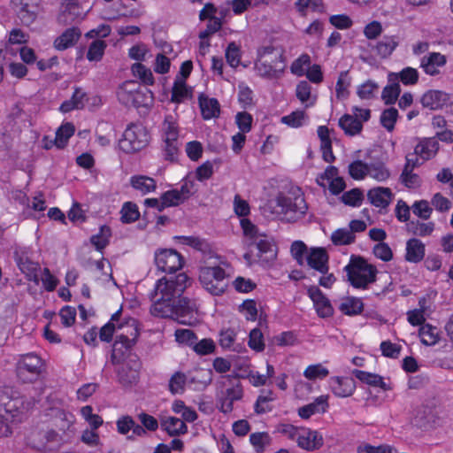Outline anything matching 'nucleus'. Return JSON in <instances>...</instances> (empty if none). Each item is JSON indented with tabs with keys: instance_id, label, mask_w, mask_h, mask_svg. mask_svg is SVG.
Returning <instances> with one entry per match:
<instances>
[{
	"instance_id": "f257e3e1",
	"label": "nucleus",
	"mask_w": 453,
	"mask_h": 453,
	"mask_svg": "<svg viewBox=\"0 0 453 453\" xmlns=\"http://www.w3.org/2000/svg\"><path fill=\"white\" fill-rule=\"evenodd\" d=\"M188 277L180 273L174 277L159 279L151 293L153 300L150 312L159 318L180 319L192 313L195 303L182 296L188 286Z\"/></svg>"
},
{
	"instance_id": "f03ea898",
	"label": "nucleus",
	"mask_w": 453,
	"mask_h": 453,
	"mask_svg": "<svg viewBox=\"0 0 453 453\" xmlns=\"http://www.w3.org/2000/svg\"><path fill=\"white\" fill-rule=\"evenodd\" d=\"M286 69V58L282 50L275 47L263 46L257 51L255 70L265 79L276 80L282 76Z\"/></svg>"
},
{
	"instance_id": "7ed1b4c3",
	"label": "nucleus",
	"mask_w": 453,
	"mask_h": 453,
	"mask_svg": "<svg viewBox=\"0 0 453 453\" xmlns=\"http://www.w3.org/2000/svg\"><path fill=\"white\" fill-rule=\"evenodd\" d=\"M276 204L280 208V214L290 223L303 219L308 211L304 194L298 187L291 188L286 193H280L276 196Z\"/></svg>"
},
{
	"instance_id": "20e7f679",
	"label": "nucleus",
	"mask_w": 453,
	"mask_h": 453,
	"mask_svg": "<svg viewBox=\"0 0 453 453\" xmlns=\"http://www.w3.org/2000/svg\"><path fill=\"white\" fill-rule=\"evenodd\" d=\"M344 271L349 284L357 289H367L377 280V267L361 256L352 255Z\"/></svg>"
},
{
	"instance_id": "39448f33",
	"label": "nucleus",
	"mask_w": 453,
	"mask_h": 453,
	"mask_svg": "<svg viewBox=\"0 0 453 453\" xmlns=\"http://www.w3.org/2000/svg\"><path fill=\"white\" fill-rule=\"evenodd\" d=\"M25 409L22 399L11 397L7 391H0V436L12 434V425L21 420Z\"/></svg>"
},
{
	"instance_id": "423d86ee",
	"label": "nucleus",
	"mask_w": 453,
	"mask_h": 453,
	"mask_svg": "<svg viewBox=\"0 0 453 453\" xmlns=\"http://www.w3.org/2000/svg\"><path fill=\"white\" fill-rule=\"evenodd\" d=\"M220 384V389L216 394L217 408L220 412L229 414L234 411V403L243 398V387L237 377L230 375Z\"/></svg>"
},
{
	"instance_id": "0eeeda50",
	"label": "nucleus",
	"mask_w": 453,
	"mask_h": 453,
	"mask_svg": "<svg viewBox=\"0 0 453 453\" xmlns=\"http://www.w3.org/2000/svg\"><path fill=\"white\" fill-rule=\"evenodd\" d=\"M117 96L120 104L127 107L150 108L153 104L152 93L142 89L141 86L133 81H127L119 87Z\"/></svg>"
},
{
	"instance_id": "6e6552de",
	"label": "nucleus",
	"mask_w": 453,
	"mask_h": 453,
	"mask_svg": "<svg viewBox=\"0 0 453 453\" xmlns=\"http://www.w3.org/2000/svg\"><path fill=\"white\" fill-rule=\"evenodd\" d=\"M216 260L219 257H213ZM218 261L211 265H205L199 270V281L205 290L213 296L222 295L227 288V280L226 271L220 267Z\"/></svg>"
},
{
	"instance_id": "1a4fd4ad",
	"label": "nucleus",
	"mask_w": 453,
	"mask_h": 453,
	"mask_svg": "<svg viewBox=\"0 0 453 453\" xmlns=\"http://www.w3.org/2000/svg\"><path fill=\"white\" fill-rule=\"evenodd\" d=\"M150 134L142 123L127 126L119 142L120 149L126 153H134L144 149L150 142Z\"/></svg>"
},
{
	"instance_id": "9d476101",
	"label": "nucleus",
	"mask_w": 453,
	"mask_h": 453,
	"mask_svg": "<svg viewBox=\"0 0 453 453\" xmlns=\"http://www.w3.org/2000/svg\"><path fill=\"white\" fill-rule=\"evenodd\" d=\"M118 329L122 332L117 334L112 350V358L115 359L118 353L124 355L135 344L139 336V330L135 320L131 319L118 324Z\"/></svg>"
},
{
	"instance_id": "9b49d317",
	"label": "nucleus",
	"mask_w": 453,
	"mask_h": 453,
	"mask_svg": "<svg viewBox=\"0 0 453 453\" xmlns=\"http://www.w3.org/2000/svg\"><path fill=\"white\" fill-rule=\"evenodd\" d=\"M43 370V362L40 357L30 353L22 356L17 364V376L25 383L39 379Z\"/></svg>"
},
{
	"instance_id": "f8f14e48",
	"label": "nucleus",
	"mask_w": 453,
	"mask_h": 453,
	"mask_svg": "<svg viewBox=\"0 0 453 453\" xmlns=\"http://www.w3.org/2000/svg\"><path fill=\"white\" fill-rule=\"evenodd\" d=\"M155 264L159 271L171 274L183 267L185 259L175 250L164 249L156 252Z\"/></svg>"
},
{
	"instance_id": "ddd939ff",
	"label": "nucleus",
	"mask_w": 453,
	"mask_h": 453,
	"mask_svg": "<svg viewBox=\"0 0 453 453\" xmlns=\"http://www.w3.org/2000/svg\"><path fill=\"white\" fill-rule=\"evenodd\" d=\"M307 295L312 301L314 309L319 318L326 319L333 316L334 308L330 300L323 294L319 287H309Z\"/></svg>"
},
{
	"instance_id": "4468645a",
	"label": "nucleus",
	"mask_w": 453,
	"mask_h": 453,
	"mask_svg": "<svg viewBox=\"0 0 453 453\" xmlns=\"http://www.w3.org/2000/svg\"><path fill=\"white\" fill-rule=\"evenodd\" d=\"M296 442L299 448L307 451H314L324 444L323 436L316 430L301 427Z\"/></svg>"
},
{
	"instance_id": "2eb2a0df",
	"label": "nucleus",
	"mask_w": 453,
	"mask_h": 453,
	"mask_svg": "<svg viewBox=\"0 0 453 453\" xmlns=\"http://www.w3.org/2000/svg\"><path fill=\"white\" fill-rule=\"evenodd\" d=\"M328 384L332 393L341 398L351 396L357 388L355 380L348 376H332Z\"/></svg>"
},
{
	"instance_id": "dca6fc26",
	"label": "nucleus",
	"mask_w": 453,
	"mask_h": 453,
	"mask_svg": "<svg viewBox=\"0 0 453 453\" xmlns=\"http://www.w3.org/2000/svg\"><path fill=\"white\" fill-rule=\"evenodd\" d=\"M12 4L23 24L28 26L35 19L39 0H12Z\"/></svg>"
},
{
	"instance_id": "f3484780",
	"label": "nucleus",
	"mask_w": 453,
	"mask_h": 453,
	"mask_svg": "<svg viewBox=\"0 0 453 453\" xmlns=\"http://www.w3.org/2000/svg\"><path fill=\"white\" fill-rule=\"evenodd\" d=\"M305 260L311 269L322 274H326L329 271V256L323 247L311 248Z\"/></svg>"
},
{
	"instance_id": "a211bd4d",
	"label": "nucleus",
	"mask_w": 453,
	"mask_h": 453,
	"mask_svg": "<svg viewBox=\"0 0 453 453\" xmlns=\"http://www.w3.org/2000/svg\"><path fill=\"white\" fill-rule=\"evenodd\" d=\"M440 150L436 137H422L418 139L414 147L413 155L421 158L423 162L434 158Z\"/></svg>"
},
{
	"instance_id": "6ab92c4d",
	"label": "nucleus",
	"mask_w": 453,
	"mask_h": 453,
	"mask_svg": "<svg viewBox=\"0 0 453 453\" xmlns=\"http://www.w3.org/2000/svg\"><path fill=\"white\" fill-rule=\"evenodd\" d=\"M140 367L138 361H134L132 365L129 363L120 364L117 370L119 382L124 387L136 383L139 380Z\"/></svg>"
},
{
	"instance_id": "aec40b11",
	"label": "nucleus",
	"mask_w": 453,
	"mask_h": 453,
	"mask_svg": "<svg viewBox=\"0 0 453 453\" xmlns=\"http://www.w3.org/2000/svg\"><path fill=\"white\" fill-rule=\"evenodd\" d=\"M446 63L447 58L444 55L440 52H431L422 58L420 67L425 73L435 76L441 73L440 68L443 67Z\"/></svg>"
},
{
	"instance_id": "412c9836",
	"label": "nucleus",
	"mask_w": 453,
	"mask_h": 453,
	"mask_svg": "<svg viewBox=\"0 0 453 453\" xmlns=\"http://www.w3.org/2000/svg\"><path fill=\"white\" fill-rule=\"evenodd\" d=\"M160 428L169 436H179L188 433L186 423L173 416H164L160 418Z\"/></svg>"
},
{
	"instance_id": "4be33fe9",
	"label": "nucleus",
	"mask_w": 453,
	"mask_h": 453,
	"mask_svg": "<svg viewBox=\"0 0 453 453\" xmlns=\"http://www.w3.org/2000/svg\"><path fill=\"white\" fill-rule=\"evenodd\" d=\"M329 408L328 395L318 396L312 403L303 405L298 409V415L301 418L308 419L317 413H325Z\"/></svg>"
},
{
	"instance_id": "5701e85b",
	"label": "nucleus",
	"mask_w": 453,
	"mask_h": 453,
	"mask_svg": "<svg viewBox=\"0 0 453 453\" xmlns=\"http://www.w3.org/2000/svg\"><path fill=\"white\" fill-rule=\"evenodd\" d=\"M426 255V245L418 238H411L406 242L404 258L409 263L418 264Z\"/></svg>"
},
{
	"instance_id": "b1692460",
	"label": "nucleus",
	"mask_w": 453,
	"mask_h": 453,
	"mask_svg": "<svg viewBox=\"0 0 453 453\" xmlns=\"http://www.w3.org/2000/svg\"><path fill=\"white\" fill-rule=\"evenodd\" d=\"M367 198L373 206L386 209L393 199V193L389 188L377 187L368 191Z\"/></svg>"
},
{
	"instance_id": "393cba45",
	"label": "nucleus",
	"mask_w": 453,
	"mask_h": 453,
	"mask_svg": "<svg viewBox=\"0 0 453 453\" xmlns=\"http://www.w3.org/2000/svg\"><path fill=\"white\" fill-rule=\"evenodd\" d=\"M449 96L441 90H428L421 97V104L424 107L431 110H439L447 105Z\"/></svg>"
},
{
	"instance_id": "a878e982",
	"label": "nucleus",
	"mask_w": 453,
	"mask_h": 453,
	"mask_svg": "<svg viewBox=\"0 0 453 453\" xmlns=\"http://www.w3.org/2000/svg\"><path fill=\"white\" fill-rule=\"evenodd\" d=\"M276 398L277 396L273 390L262 389L254 404L255 413L262 415L271 412L273 409V403Z\"/></svg>"
},
{
	"instance_id": "bb28decb",
	"label": "nucleus",
	"mask_w": 453,
	"mask_h": 453,
	"mask_svg": "<svg viewBox=\"0 0 453 453\" xmlns=\"http://www.w3.org/2000/svg\"><path fill=\"white\" fill-rule=\"evenodd\" d=\"M198 103L203 119H211L219 117L220 105L216 98H210L201 94L198 97Z\"/></svg>"
},
{
	"instance_id": "cd10ccee",
	"label": "nucleus",
	"mask_w": 453,
	"mask_h": 453,
	"mask_svg": "<svg viewBox=\"0 0 453 453\" xmlns=\"http://www.w3.org/2000/svg\"><path fill=\"white\" fill-rule=\"evenodd\" d=\"M161 139L180 137L178 118L171 113L165 114L159 127Z\"/></svg>"
},
{
	"instance_id": "c85d7f7f",
	"label": "nucleus",
	"mask_w": 453,
	"mask_h": 453,
	"mask_svg": "<svg viewBox=\"0 0 453 453\" xmlns=\"http://www.w3.org/2000/svg\"><path fill=\"white\" fill-rule=\"evenodd\" d=\"M81 35L79 28L72 27L66 29L54 41V47L58 50H64L73 46Z\"/></svg>"
},
{
	"instance_id": "c756f323",
	"label": "nucleus",
	"mask_w": 453,
	"mask_h": 453,
	"mask_svg": "<svg viewBox=\"0 0 453 453\" xmlns=\"http://www.w3.org/2000/svg\"><path fill=\"white\" fill-rule=\"evenodd\" d=\"M352 374L361 382L372 386L378 387L383 390H388L389 387L384 381L383 377L377 373L354 369Z\"/></svg>"
},
{
	"instance_id": "7c9ffc66",
	"label": "nucleus",
	"mask_w": 453,
	"mask_h": 453,
	"mask_svg": "<svg viewBox=\"0 0 453 453\" xmlns=\"http://www.w3.org/2000/svg\"><path fill=\"white\" fill-rule=\"evenodd\" d=\"M111 236V228L106 225H103L99 227L96 234L91 235L90 243L96 251H99L101 255H103V251L109 245Z\"/></svg>"
},
{
	"instance_id": "2f4dec72",
	"label": "nucleus",
	"mask_w": 453,
	"mask_h": 453,
	"mask_svg": "<svg viewBox=\"0 0 453 453\" xmlns=\"http://www.w3.org/2000/svg\"><path fill=\"white\" fill-rule=\"evenodd\" d=\"M81 11L82 6L77 0H68L62 4L58 19L62 23L73 22L81 14Z\"/></svg>"
},
{
	"instance_id": "473e14b6",
	"label": "nucleus",
	"mask_w": 453,
	"mask_h": 453,
	"mask_svg": "<svg viewBox=\"0 0 453 453\" xmlns=\"http://www.w3.org/2000/svg\"><path fill=\"white\" fill-rule=\"evenodd\" d=\"M237 332L234 328H224L219 334V344L223 349L239 352L242 346L236 342Z\"/></svg>"
},
{
	"instance_id": "72a5a7b5",
	"label": "nucleus",
	"mask_w": 453,
	"mask_h": 453,
	"mask_svg": "<svg viewBox=\"0 0 453 453\" xmlns=\"http://www.w3.org/2000/svg\"><path fill=\"white\" fill-rule=\"evenodd\" d=\"M256 247L257 250V256L265 261H270L276 258L277 251L274 249V244L272 240L264 236L256 241Z\"/></svg>"
},
{
	"instance_id": "f704fd0d",
	"label": "nucleus",
	"mask_w": 453,
	"mask_h": 453,
	"mask_svg": "<svg viewBox=\"0 0 453 453\" xmlns=\"http://www.w3.org/2000/svg\"><path fill=\"white\" fill-rule=\"evenodd\" d=\"M130 185L142 195H147L155 191L157 181L146 175H134L130 178Z\"/></svg>"
},
{
	"instance_id": "c9c22d12",
	"label": "nucleus",
	"mask_w": 453,
	"mask_h": 453,
	"mask_svg": "<svg viewBox=\"0 0 453 453\" xmlns=\"http://www.w3.org/2000/svg\"><path fill=\"white\" fill-rule=\"evenodd\" d=\"M162 140V154L165 161L175 162L178 160L181 142L179 138Z\"/></svg>"
},
{
	"instance_id": "e433bc0d",
	"label": "nucleus",
	"mask_w": 453,
	"mask_h": 453,
	"mask_svg": "<svg viewBox=\"0 0 453 453\" xmlns=\"http://www.w3.org/2000/svg\"><path fill=\"white\" fill-rule=\"evenodd\" d=\"M339 127L347 135L355 136L362 131L363 123L352 115L344 114L339 119Z\"/></svg>"
},
{
	"instance_id": "4c0bfd02",
	"label": "nucleus",
	"mask_w": 453,
	"mask_h": 453,
	"mask_svg": "<svg viewBox=\"0 0 453 453\" xmlns=\"http://www.w3.org/2000/svg\"><path fill=\"white\" fill-rule=\"evenodd\" d=\"M390 171L386 164L380 160L368 164L367 176L379 182H384L390 177Z\"/></svg>"
},
{
	"instance_id": "58836bf2",
	"label": "nucleus",
	"mask_w": 453,
	"mask_h": 453,
	"mask_svg": "<svg viewBox=\"0 0 453 453\" xmlns=\"http://www.w3.org/2000/svg\"><path fill=\"white\" fill-rule=\"evenodd\" d=\"M122 309L119 308L115 311L111 319L101 328L99 337L101 341L110 342L112 340L115 329L118 328V323L120 319Z\"/></svg>"
},
{
	"instance_id": "ea45409f",
	"label": "nucleus",
	"mask_w": 453,
	"mask_h": 453,
	"mask_svg": "<svg viewBox=\"0 0 453 453\" xmlns=\"http://www.w3.org/2000/svg\"><path fill=\"white\" fill-rule=\"evenodd\" d=\"M379 88V84L376 81L367 80L357 86V95L360 100L371 101L376 98Z\"/></svg>"
},
{
	"instance_id": "a19ab883",
	"label": "nucleus",
	"mask_w": 453,
	"mask_h": 453,
	"mask_svg": "<svg viewBox=\"0 0 453 453\" xmlns=\"http://www.w3.org/2000/svg\"><path fill=\"white\" fill-rule=\"evenodd\" d=\"M179 239L181 241L182 244L190 246L195 250L201 251L204 257L208 255V258H213L214 256L212 255L211 247L206 241L195 236H180Z\"/></svg>"
},
{
	"instance_id": "79ce46f5",
	"label": "nucleus",
	"mask_w": 453,
	"mask_h": 453,
	"mask_svg": "<svg viewBox=\"0 0 453 453\" xmlns=\"http://www.w3.org/2000/svg\"><path fill=\"white\" fill-rule=\"evenodd\" d=\"M339 310L348 316H356L364 310V303L357 297H348L339 306Z\"/></svg>"
},
{
	"instance_id": "37998d69",
	"label": "nucleus",
	"mask_w": 453,
	"mask_h": 453,
	"mask_svg": "<svg viewBox=\"0 0 453 453\" xmlns=\"http://www.w3.org/2000/svg\"><path fill=\"white\" fill-rule=\"evenodd\" d=\"M418 334L422 344L426 346H434L439 341V334L436 326L426 323L419 327Z\"/></svg>"
},
{
	"instance_id": "c03bdc74",
	"label": "nucleus",
	"mask_w": 453,
	"mask_h": 453,
	"mask_svg": "<svg viewBox=\"0 0 453 453\" xmlns=\"http://www.w3.org/2000/svg\"><path fill=\"white\" fill-rule=\"evenodd\" d=\"M434 223L430 222H421L419 220H411L408 224L409 231L416 236L426 237L432 234L434 230Z\"/></svg>"
},
{
	"instance_id": "a18cd8bd",
	"label": "nucleus",
	"mask_w": 453,
	"mask_h": 453,
	"mask_svg": "<svg viewBox=\"0 0 453 453\" xmlns=\"http://www.w3.org/2000/svg\"><path fill=\"white\" fill-rule=\"evenodd\" d=\"M120 219L124 224L134 223L140 218L139 208L137 204L133 202H125L120 210Z\"/></svg>"
},
{
	"instance_id": "49530a36",
	"label": "nucleus",
	"mask_w": 453,
	"mask_h": 453,
	"mask_svg": "<svg viewBox=\"0 0 453 453\" xmlns=\"http://www.w3.org/2000/svg\"><path fill=\"white\" fill-rule=\"evenodd\" d=\"M398 45L397 37L395 35L384 36L376 45L377 53L387 58L392 54Z\"/></svg>"
},
{
	"instance_id": "de8ad7c7",
	"label": "nucleus",
	"mask_w": 453,
	"mask_h": 453,
	"mask_svg": "<svg viewBox=\"0 0 453 453\" xmlns=\"http://www.w3.org/2000/svg\"><path fill=\"white\" fill-rule=\"evenodd\" d=\"M250 442L257 453H263L271 444L272 438L267 432L252 433L250 435Z\"/></svg>"
},
{
	"instance_id": "09e8293b",
	"label": "nucleus",
	"mask_w": 453,
	"mask_h": 453,
	"mask_svg": "<svg viewBox=\"0 0 453 453\" xmlns=\"http://www.w3.org/2000/svg\"><path fill=\"white\" fill-rule=\"evenodd\" d=\"M107 43L102 39L94 40L87 50V59L89 61L98 62L104 55Z\"/></svg>"
},
{
	"instance_id": "8fccbe9b",
	"label": "nucleus",
	"mask_w": 453,
	"mask_h": 453,
	"mask_svg": "<svg viewBox=\"0 0 453 453\" xmlns=\"http://www.w3.org/2000/svg\"><path fill=\"white\" fill-rule=\"evenodd\" d=\"M74 134V127L71 123L61 125L56 132L54 143L58 149L64 148L69 138Z\"/></svg>"
},
{
	"instance_id": "3c124183",
	"label": "nucleus",
	"mask_w": 453,
	"mask_h": 453,
	"mask_svg": "<svg viewBox=\"0 0 453 453\" xmlns=\"http://www.w3.org/2000/svg\"><path fill=\"white\" fill-rule=\"evenodd\" d=\"M134 77L138 78L143 84L151 86L155 80L153 73L150 68L142 63H134L131 67Z\"/></svg>"
},
{
	"instance_id": "603ef678",
	"label": "nucleus",
	"mask_w": 453,
	"mask_h": 453,
	"mask_svg": "<svg viewBox=\"0 0 453 453\" xmlns=\"http://www.w3.org/2000/svg\"><path fill=\"white\" fill-rule=\"evenodd\" d=\"M349 71H342L335 84V95L338 99H345L349 96V87L350 86Z\"/></svg>"
},
{
	"instance_id": "864d4df0",
	"label": "nucleus",
	"mask_w": 453,
	"mask_h": 453,
	"mask_svg": "<svg viewBox=\"0 0 453 453\" xmlns=\"http://www.w3.org/2000/svg\"><path fill=\"white\" fill-rule=\"evenodd\" d=\"M187 383V376L185 373L181 372H174L168 384L169 391L173 395H181L185 391V386Z\"/></svg>"
},
{
	"instance_id": "5fc2aeb1",
	"label": "nucleus",
	"mask_w": 453,
	"mask_h": 453,
	"mask_svg": "<svg viewBox=\"0 0 453 453\" xmlns=\"http://www.w3.org/2000/svg\"><path fill=\"white\" fill-rule=\"evenodd\" d=\"M356 240V236L349 229L338 228L332 233L331 241L334 245H349Z\"/></svg>"
},
{
	"instance_id": "6e6d98bb",
	"label": "nucleus",
	"mask_w": 453,
	"mask_h": 453,
	"mask_svg": "<svg viewBox=\"0 0 453 453\" xmlns=\"http://www.w3.org/2000/svg\"><path fill=\"white\" fill-rule=\"evenodd\" d=\"M189 96L185 81H175L173 82L171 92V102L174 104H181Z\"/></svg>"
},
{
	"instance_id": "4d7b16f0",
	"label": "nucleus",
	"mask_w": 453,
	"mask_h": 453,
	"mask_svg": "<svg viewBox=\"0 0 453 453\" xmlns=\"http://www.w3.org/2000/svg\"><path fill=\"white\" fill-rule=\"evenodd\" d=\"M398 117V111L394 107H390L381 112L380 122L387 131L392 132L395 129Z\"/></svg>"
},
{
	"instance_id": "13d9d810",
	"label": "nucleus",
	"mask_w": 453,
	"mask_h": 453,
	"mask_svg": "<svg viewBox=\"0 0 453 453\" xmlns=\"http://www.w3.org/2000/svg\"><path fill=\"white\" fill-rule=\"evenodd\" d=\"M311 57L307 53L301 54L296 59H295L290 65V72L297 76L301 77L304 75L306 70L311 65Z\"/></svg>"
},
{
	"instance_id": "bf43d9fd",
	"label": "nucleus",
	"mask_w": 453,
	"mask_h": 453,
	"mask_svg": "<svg viewBox=\"0 0 453 453\" xmlns=\"http://www.w3.org/2000/svg\"><path fill=\"white\" fill-rule=\"evenodd\" d=\"M18 266L28 280L38 282V272L40 271L38 264L29 260L20 259L18 262Z\"/></svg>"
},
{
	"instance_id": "052dcab7",
	"label": "nucleus",
	"mask_w": 453,
	"mask_h": 453,
	"mask_svg": "<svg viewBox=\"0 0 453 453\" xmlns=\"http://www.w3.org/2000/svg\"><path fill=\"white\" fill-rule=\"evenodd\" d=\"M295 8L300 16L305 17L311 8L313 12H321L323 4L320 0H296Z\"/></svg>"
},
{
	"instance_id": "680f3d73",
	"label": "nucleus",
	"mask_w": 453,
	"mask_h": 453,
	"mask_svg": "<svg viewBox=\"0 0 453 453\" xmlns=\"http://www.w3.org/2000/svg\"><path fill=\"white\" fill-rule=\"evenodd\" d=\"M399 181L407 188H416L421 185V178L414 171L403 168Z\"/></svg>"
},
{
	"instance_id": "e2e57ef3",
	"label": "nucleus",
	"mask_w": 453,
	"mask_h": 453,
	"mask_svg": "<svg viewBox=\"0 0 453 453\" xmlns=\"http://www.w3.org/2000/svg\"><path fill=\"white\" fill-rule=\"evenodd\" d=\"M367 173L368 163L357 159L349 165V174L353 180H364L367 176Z\"/></svg>"
},
{
	"instance_id": "0e129e2a",
	"label": "nucleus",
	"mask_w": 453,
	"mask_h": 453,
	"mask_svg": "<svg viewBox=\"0 0 453 453\" xmlns=\"http://www.w3.org/2000/svg\"><path fill=\"white\" fill-rule=\"evenodd\" d=\"M85 93L81 89H76L70 101L64 102L60 106V111L64 113L73 109H82L84 107L83 98Z\"/></svg>"
},
{
	"instance_id": "69168bd1",
	"label": "nucleus",
	"mask_w": 453,
	"mask_h": 453,
	"mask_svg": "<svg viewBox=\"0 0 453 453\" xmlns=\"http://www.w3.org/2000/svg\"><path fill=\"white\" fill-rule=\"evenodd\" d=\"M341 200L345 205L359 207L364 200V194L359 188H352L344 192L341 197Z\"/></svg>"
},
{
	"instance_id": "338daca9",
	"label": "nucleus",
	"mask_w": 453,
	"mask_h": 453,
	"mask_svg": "<svg viewBox=\"0 0 453 453\" xmlns=\"http://www.w3.org/2000/svg\"><path fill=\"white\" fill-rule=\"evenodd\" d=\"M175 341L181 345L192 348L195 342L197 341L196 333L191 329L180 328L174 332Z\"/></svg>"
},
{
	"instance_id": "774afa93",
	"label": "nucleus",
	"mask_w": 453,
	"mask_h": 453,
	"mask_svg": "<svg viewBox=\"0 0 453 453\" xmlns=\"http://www.w3.org/2000/svg\"><path fill=\"white\" fill-rule=\"evenodd\" d=\"M226 59L231 67H237L241 63V49L235 42L228 43L226 49Z\"/></svg>"
}]
</instances>
